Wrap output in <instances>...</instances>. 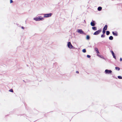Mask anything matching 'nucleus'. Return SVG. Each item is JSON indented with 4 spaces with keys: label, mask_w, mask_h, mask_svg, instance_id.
Wrapping results in <instances>:
<instances>
[{
    "label": "nucleus",
    "mask_w": 122,
    "mask_h": 122,
    "mask_svg": "<svg viewBox=\"0 0 122 122\" xmlns=\"http://www.w3.org/2000/svg\"><path fill=\"white\" fill-rule=\"evenodd\" d=\"M118 78H119V79H122V77L121 76H118Z\"/></svg>",
    "instance_id": "aec40b11"
},
{
    "label": "nucleus",
    "mask_w": 122,
    "mask_h": 122,
    "mask_svg": "<svg viewBox=\"0 0 122 122\" xmlns=\"http://www.w3.org/2000/svg\"><path fill=\"white\" fill-rule=\"evenodd\" d=\"M34 19L36 21H39L40 20H44V18H40L38 16L35 18Z\"/></svg>",
    "instance_id": "f257e3e1"
},
{
    "label": "nucleus",
    "mask_w": 122,
    "mask_h": 122,
    "mask_svg": "<svg viewBox=\"0 0 122 122\" xmlns=\"http://www.w3.org/2000/svg\"><path fill=\"white\" fill-rule=\"evenodd\" d=\"M122 61V59L121 58L120 59V61Z\"/></svg>",
    "instance_id": "bb28decb"
},
{
    "label": "nucleus",
    "mask_w": 122,
    "mask_h": 122,
    "mask_svg": "<svg viewBox=\"0 0 122 122\" xmlns=\"http://www.w3.org/2000/svg\"><path fill=\"white\" fill-rule=\"evenodd\" d=\"M105 35L104 34H103L101 35V37L102 38L104 37H105Z\"/></svg>",
    "instance_id": "6ab92c4d"
},
{
    "label": "nucleus",
    "mask_w": 122,
    "mask_h": 122,
    "mask_svg": "<svg viewBox=\"0 0 122 122\" xmlns=\"http://www.w3.org/2000/svg\"><path fill=\"white\" fill-rule=\"evenodd\" d=\"M112 33L115 36H117L118 35L117 33H115L113 31L112 32Z\"/></svg>",
    "instance_id": "1a4fd4ad"
},
{
    "label": "nucleus",
    "mask_w": 122,
    "mask_h": 122,
    "mask_svg": "<svg viewBox=\"0 0 122 122\" xmlns=\"http://www.w3.org/2000/svg\"><path fill=\"white\" fill-rule=\"evenodd\" d=\"M112 56L115 59H116V57L115 56V55L114 54V55H112Z\"/></svg>",
    "instance_id": "393cba45"
},
{
    "label": "nucleus",
    "mask_w": 122,
    "mask_h": 122,
    "mask_svg": "<svg viewBox=\"0 0 122 122\" xmlns=\"http://www.w3.org/2000/svg\"><path fill=\"white\" fill-rule=\"evenodd\" d=\"M86 39L87 40H89L90 39V37L89 36L87 35L86 36Z\"/></svg>",
    "instance_id": "dca6fc26"
},
{
    "label": "nucleus",
    "mask_w": 122,
    "mask_h": 122,
    "mask_svg": "<svg viewBox=\"0 0 122 122\" xmlns=\"http://www.w3.org/2000/svg\"><path fill=\"white\" fill-rule=\"evenodd\" d=\"M13 2V1L12 0H10V3H12Z\"/></svg>",
    "instance_id": "a878e982"
},
{
    "label": "nucleus",
    "mask_w": 122,
    "mask_h": 122,
    "mask_svg": "<svg viewBox=\"0 0 122 122\" xmlns=\"http://www.w3.org/2000/svg\"><path fill=\"white\" fill-rule=\"evenodd\" d=\"M106 73L109 74L112 72V71L111 70H109L107 69H106L105 71Z\"/></svg>",
    "instance_id": "39448f33"
},
{
    "label": "nucleus",
    "mask_w": 122,
    "mask_h": 122,
    "mask_svg": "<svg viewBox=\"0 0 122 122\" xmlns=\"http://www.w3.org/2000/svg\"><path fill=\"white\" fill-rule=\"evenodd\" d=\"M92 29L93 30H97V28L96 27H92Z\"/></svg>",
    "instance_id": "f8f14e48"
},
{
    "label": "nucleus",
    "mask_w": 122,
    "mask_h": 122,
    "mask_svg": "<svg viewBox=\"0 0 122 122\" xmlns=\"http://www.w3.org/2000/svg\"><path fill=\"white\" fill-rule=\"evenodd\" d=\"M109 39L111 40H112L113 39V37L112 36H110L109 37Z\"/></svg>",
    "instance_id": "ddd939ff"
},
{
    "label": "nucleus",
    "mask_w": 122,
    "mask_h": 122,
    "mask_svg": "<svg viewBox=\"0 0 122 122\" xmlns=\"http://www.w3.org/2000/svg\"><path fill=\"white\" fill-rule=\"evenodd\" d=\"M95 50L96 51V52L97 53H99V52L98 51V50L97 48H95Z\"/></svg>",
    "instance_id": "9d476101"
},
{
    "label": "nucleus",
    "mask_w": 122,
    "mask_h": 122,
    "mask_svg": "<svg viewBox=\"0 0 122 122\" xmlns=\"http://www.w3.org/2000/svg\"><path fill=\"white\" fill-rule=\"evenodd\" d=\"M115 69L116 70H120V68L118 67H116Z\"/></svg>",
    "instance_id": "f3484780"
},
{
    "label": "nucleus",
    "mask_w": 122,
    "mask_h": 122,
    "mask_svg": "<svg viewBox=\"0 0 122 122\" xmlns=\"http://www.w3.org/2000/svg\"><path fill=\"white\" fill-rule=\"evenodd\" d=\"M107 25H106L104 27L103 30H107Z\"/></svg>",
    "instance_id": "6e6552de"
},
{
    "label": "nucleus",
    "mask_w": 122,
    "mask_h": 122,
    "mask_svg": "<svg viewBox=\"0 0 122 122\" xmlns=\"http://www.w3.org/2000/svg\"><path fill=\"white\" fill-rule=\"evenodd\" d=\"M21 28L22 29H24V28L23 27V26Z\"/></svg>",
    "instance_id": "c85d7f7f"
},
{
    "label": "nucleus",
    "mask_w": 122,
    "mask_h": 122,
    "mask_svg": "<svg viewBox=\"0 0 122 122\" xmlns=\"http://www.w3.org/2000/svg\"><path fill=\"white\" fill-rule=\"evenodd\" d=\"M82 51L84 53H85L86 52V50L85 49H83L82 50Z\"/></svg>",
    "instance_id": "a211bd4d"
},
{
    "label": "nucleus",
    "mask_w": 122,
    "mask_h": 122,
    "mask_svg": "<svg viewBox=\"0 0 122 122\" xmlns=\"http://www.w3.org/2000/svg\"><path fill=\"white\" fill-rule=\"evenodd\" d=\"M9 91L10 92H13V89H10L9 90Z\"/></svg>",
    "instance_id": "4be33fe9"
},
{
    "label": "nucleus",
    "mask_w": 122,
    "mask_h": 122,
    "mask_svg": "<svg viewBox=\"0 0 122 122\" xmlns=\"http://www.w3.org/2000/svg\"><path fill=\"white\" fill-rule=\"evenodd\" d=\"M102 31V30L101 29H100L97 31L95 32L94 33V35H97L99 34Z\"/></svg>",
    "instance_id": "7ed1b4c3"
},
{
    "label": "nucleus",
    "mask_w": 122,
    "mask_h": 122,
    "mask_svg": "<svg viewBox=\"0 0 122 122\" xmlns=\"http://www.w3.org/2000/svg\"><path fill=\"white\" fill-rule=\"evenodd\" d=\"M52 15V13H49L47 14H46L44 15V17H50Z\"/></svg>",
    "instance_id": "f03ea898"
},
{
    "label": "nucleus",
    "mask_w": 122,
    "mask_h": 122,
    "mask_svg": "<svg viewBox=\"0 0 122 122\" xmlns=\"http://www.w3.org/2000/svg\"><path fill=\"white\" fill-rule=\"evenodd\" d=\"M102 7H98V10L99 11H100L102 9Z\"/></svg>",
    "instance_id": "4468645a"
},
{
    "label": "nucleus",
    "mask_w": 122,
    "mask_h": 122,
    "mask_svg": "<svg viewBox=\"0 0 122 122\" xmlns=\"http://www.w3.org/2000/svg\"><path fill=\"white\" fill-rule=\"evenodd\" d=\"M110 32L109 31H106V34L108 35L110 34Z\"/></svg>",
    "instance_id": "2eb2a0df"
},
{
    "label": "nucleus",
    "mask_w": 122,
    "mask_h": 122,
    "mask_svg": "<svg viewBox=\"0 0 122 122\" xmlns=\"http://www.w3.org/2000/svg\"><path fill=\"white\" fill-rule=\"evenodd\" d=\"M87 57H88V58H90V57H91V56L89 55H87Z\"/></svg>",
    "instance_id": "b1692460"
},
{
    "label": "nucleus",
    "mask_w": 122,
    "mask_h": 122,
    "mask_svg": "<svg viewBox=\"0 0 122 122\" xmlns=\"http://www.w3.org/2000/svg\"><path fill=\"white\" fill-rule=\"evenodd\" d=\"M95 21H94L92 20V22L91 23V25L92 26H94L95 25Z\"/></svg>",
    "instance_id": "0eeeda50"
},
{
    "label": "nucleus",
    "mask_w": 122,
    "mask_h": 122,
    "mask_svg": "<svg viewBox=\"0 0 122 122\" xmlns=\"http://www.w3.org/2000/svg\"><path fill=\"white\" fill-rule=\"evenodd\" d=\"M105 30H103V31H102V33L103 34H104L106 32Z\"/></svg>",
    "instance_id": "412c9836"
},
{
    "label": "nucleus",
    "mask_w": 122,
    "mask_h": 122,
    "mask_svg": "<svg viewBox=\"0 0 122 122\" xmlns=\"http://www.w3.org/2000/svg\"><path fill=\"white\" fill-rule=\"evenodd\" d=\"M77 32L80 34H82L83 33V31L81 29H78L77 30Z\"/></svg>",
    "instance_id": "423d86ee"
},
{
    "label": "nucleus",
    "mask_w": 122,
    "mask_h": 122,
    "mask_svg": "<svg viewBox=\"0 0 122 122\" xmlns=\"http://www.w3.org/2000/svg\"><path fill=\"white\" fill-rule=\"evenodd\" d=\"M111 53H112V55H114V53L113 51H111Z\"/></svg>",
    "instance_id": "5701e85b"
},
{
    "label": "nucleus",
    "mask_w": 122,
    "mask_h": 122,
    "mask_svg": "<svg viewBox=\"0 0 122 122\" xmlns=\"http://www.w3.org/2000/svg\"><path fill=\"white\" fill-rule=\"evenodd\" d=\"M67 46L68 47L70 48H71L73 47V46L71 44L70 42H69L68 43Z\"/></svg>",
    "instance_id": "20e7f679"
},
{
    "label": "nucleus",
    "mask_w": 122,
    "mask_h": 122,
    "mask_svg": "<svg viewBox=\"0 0 122 122\" xmlns=\"http://www.w3.org/2000/svg\"><path fill=\"white\" fill-rule=\"evenodd\" d=\"M76 73H79V72L78 71H76Z\"/></svg>",
    "instance_id": "cd10ccee"
},
{
    "label": "nucleus",
    "mask_w": 122,
    "mask_h": 122,
    "mask_svg": "<svg viewBox=\"0 0 122 122\" xmlns=\"http://www.w3.org/2000/svg\"><path fill=\"white\" fill-rule=\"evenodd\" d=\"M97 56L98 57H100L101 58H102L103 59H104V58L103 56H102L100 55H99L98 54H97Z\"/></svg>",
    "instance_id": "9b49d317"
}]
</instances>
